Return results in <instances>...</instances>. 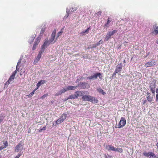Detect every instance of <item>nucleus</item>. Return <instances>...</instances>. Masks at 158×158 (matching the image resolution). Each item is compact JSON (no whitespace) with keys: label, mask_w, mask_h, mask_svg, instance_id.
<instances>
[{"label":"nucleus","mask_w":158,"mask_h":158,"mask_svg":"<svg viewBox=\"0 0 158 158\" xmlns=\"http://www.w3.org/2000/svg\"><path fill=\"white\" fill-rule=\"evenodd\" d=\"M82 98L85 101H89L94 103H97L98 102V100L96 98L89 95H83Z\"/></svg>","instance_id":"nucleus-1"},{"label":"nucleus","mask_w":158,"mask_h":158,"mask_svg":"<svg viewBox=\"0 0 158 158\" xmlns=\"http://www.w3.org/2000/svg\"><path fill=\"white\" fill-rule=\"evenodd\" d=\"M56 30H54L53 32L52 33L51 35V39H50V44H53L55 43L56 40V39L61 34L62 32L61 31L59 32L57 34V36L56 38L55 39V36L56 33Z\"/></svg>","instance_id":"nucleus-2"},{"label":"nucleus","mask_w":158,"mask_h":158,"mask_svg":"<svg viewBox=\"0 0 158 158\" xmlns=\"http://www.w3.org/2000/svg\"><path fill=\"white\" fill-rule=\"evenodd\" d=\"M106 148L109 150L118 152H123V149L121 148H114V146L112 145H108L107 146Z\"/></svg>","instance_id":"nucleus-3"},{"label":"nucleus","mask_w":158,"mask_h":158,"mask_svg":"<svg viewBox=\"0 0 158 158\" xmlns=\"http://www.w3.org/2000/svg\"><path fill=\"white\" fill-rule=\"evenodd\" d=\"M98 77H99L101 79H102V76L100 73H95L94 75L87 77L86 78L87 80H95Z\"/></svg>","instance_id":"nucleus-4"},{"label":"nucleus","mask_w":158,"mask_h":158,"mask_svg":"<svg viewBox=\"0 0 158 158\" xmlns=\"http://www.w3.org/2000/svg\"><path fill=\"white\" fill-rule=\"evenodd\" d=\"M49 45V40L47 39L45 40L44 43L41 46V50L40 52V53H43L44 52L45 49L47 48L48 46Z\"/></svg>","instance_id":"nucleus-5"},{"label":"nucleus","mask_w":158,"mask_h":158,"mask_svg":"<svg viewBox=\"0 0 158 158\" xmlns=\"http://www.w3.org/2000/svg\"><path fill=\"white\" fill-rule=\"evenodd\" d=\"M67 117V114H63L60 118L56 121L57 124H59L63 122Z\"/></svg>","instance_id":"nucleus-6"},{"label":"nucleus","mask_w":158,"mask_h":158,"mask_svg":"<svg viewBox=\"0 0 158 158\" xmlns=\"http://www.w3.org/2000/svg\"><path fill=\"white\" fill-rule=\"evenodd\" d=\"M126 123V120L125 118L122 117L121 120L119 124L117 126V127L120 128L124 126Z\"/></svg>","instance_id":"nucleus-7"},{"label":"nucleus","mask_w":158,"mask_h":158,"mask_svg":"<svg viewBox=\"0 0 158 158\" xmlns=\"http://www.w3.org/2000/svg\"><path fill=\"white\" fill-rule=\"evenodd\" d=\"M77 87H80L81 89H84L85 88H88L89 87V84L85 82H81L77 85Z\"/></svg>","instance_id":"nucleus-8"},{"label":"nucleus","mask_w":158,"mask_h":158,"mask_svg":"<svg viewBox=\"0 0 158 158\" xmlns=\"http://www.w3.org/2000/svg\"><path fill=\"white\" fill-rule=\"evenodd\" d=\"M16 73V70L14 71L13 72L12 75L10 76L7 81L5 84V85H6V84H9L14 79Z\"/></svg>","instance_id":"nucleus-9"},{"label":"nucleus","mask_w":158,"mask_h":158,"mask_svg":"<svg viewBox=\"0 0 158 158\" xmlns=\"http://www.w3.org/2000/svg\"><path fill=\"white\" fill-rule=\"evenodd\" d=\"M156 87V82L152 83L150 84L149 87L150 90L154 94H155V88Z\"/></svg>","instance_id":"nucleus-10"},{"label":"nucleus","mask_w":158,"mask_h":158,"mask_svg":"<svg viewBox=\"0 0 158 158\" xmlns=\"http://www.w3.org/2000/svg\"><path fill=\"white\" fill-rule=\"evenodd\" d=\"M23 149V145L21 143H19L15 148V152H18L19 151H22Z\"/></svg>","instance_id":"nucleus-11"},{"label":"nucleus","mask_w":158,"mask_h":158,"mask_svg":"<svg viewBox=\"0 0 158 158\" xmlns=\"http://www.w3.org/2000/svg\"><path fill=\"white\" fill-rule=\"evenodd\" d=\"M122 67L123 65L122 64H120L118 65L117 66V67L114 73L113 74V75H115L116 73L120 72L122 69Z\"/></svg>","instance_id":"nucleus-12"},{"label":"nucleus","mask_w":158,"mask_h":158,"mask_svg":"<svg viewBox=\"0 0 158 158\" xmlns=\"http://www.w3.org/2000/svg\"><path fill=\"white\" fill-rule=\"evenodd\" d=\"M155 61H153L150 62H147L146 63L144 66L146 67H152L155 64Z\"/></svg>","instance_id":"nucleus-13"},{"label":"nucleus","mask_w":158,"mask_h":158,"mask_svg":"<svg viewBox=\"0 0 158 158\" xmlns=\"http://www.w3.org/2000/svg\"><path fill=\"white\" fill-rule=\"evenodd\" d=\"M83 92L82 91H77L74 94L75 96L77 98L78 96L80 97L83 95Z\"/></svg>","instance_id":"nucleus-14"},{"label":"nucleus","mask_w":158,"mask_h":158,"mask_svg":"<svg viewBox=\"0 0 158 158\" xmlns=\"http://www.w3.org/2000/svg\"><path fill=\"white\" fill-rule=\"evenodd\" d=\"M66 91H67L66 88H63L61 89L56 94V95H59L61 94H62L64 93Z\"/></svg>","instance_id":"nucleus-15"},{"label":"nucleus","mask_w":158,"mask_h":158,"mask_svg":"<svg viewBox=\"0 0 158 158\" xmlns=\"http://www.w3.org/2000/svg\"><path fill=\"white\" fill-rule=\"evenodd\" d=\"M77 86H67L66 88L67 91H68L70 90H74L75 89L77 88Z\"/></svg>","instance_id":"nucleus-16"},{"label":"nucleus","mask_w":158,"mask_h":158,"mask_svg":"<svg viewBox=\"0 0 158 158\" xmlns=\"http://www.w3.org/2000/svg\"><path fill=\"white\" fill-rule=\"evenodd\" d=\"M42 53H40L39 52V53L38 54L37 57L35 59L34 61V63L35 64L41 58V54Z\"/></svg>","instance_id":"nucleus-17"},{"label":"nucleus","mask_w":158,"mask_h":158,"mask_svg":"<svg viewBox=\"0 0 158 158\" xmlns=\"http://www.w3.org/2000/svg\"><path fill=\"white\" fill-rule=\"evenodd\" d=\"M153 28L154 31L153 33H155L156 34H158V27L156 25H154Z\"/></svg>","instance_id":"nucleus-18"},{"label":"nucleus","mask_w":158,"mask_h":158,"mask_svg":"<svg viewBox=\"0 0 158 158\" xmlns=\"http://www.w3.org/2000/svg\"><path fill=\"white\" fill-rule=\"evenodd\" d=\"M97 90L99 93L102 94L103 95H104L105 93L103 90L101 88L98 89Z\"/></svg>","instance_id":"nucleus-19"},{"label":"nucleus","mask_w":158,"mask_h":158,"mask_svg":"<svg viewBox=\"0 0 158 158\" xmlns=\"http://www.w3.org/2000/svg\"><path fill=\"white\" fill-rule=\"evenodd\" d=\"M36 89H35L32 92L30 93L28 95V97L29 98H30V97H31L34 94L35 92V91L36 90Z\"/></svg>","instance_id":"nucleus-20"},{"label":"nucleus","mask_w":158,"mask_h":158,"mask_svg":"<svg viewBox=\"0 0 158 158\" xmlns=\"http://www.w3.org/2000/svg\"><path fill=\"white\" fill-rule=\"evenodd\" d=\"M76 98L75 96V94L73 95H71L69 96L68 98V99H75Z\"/></svg>","instance_id":"nucleus-21"},{"label":"nucleus","mask_w":158,"mask_h":158,"mask_svg":"<svg viewBox=\"0 0 158 158\" xmlns=\"http://www.w3.org/2000/svg\"><path fill=\"white\" fill-rule=\"evenodd\" d=\"M147 99L149 102H151L152 101V97H151L150 96H148L147 97Z\"/></svg>","instance_id":"nucleus-22"},{"label":"nucleus","mask_w":158,"mask_h":158,"mask_svg":"<svg viewBox=\"0 0 158 158\" xmlns=\"http://www.w3.org/2000/svg\"><path fill=\"white\" fill-rule=\"evenodd\" d=\"M3 144L4 145V146H2L3 148H6L8 146V143L6 141H4Z\"/></svg>","instance_id":"nucleus-23"},{"label":"nucleus","mask_w":158,"mask_h":158,"mask_svg":"<svg viewBox=\"0 0 158 158\" xmlns=\"http://www.w3.org/2000/svg\"><path fill=\"white\" fill-rule=\"evenodd\" d=\"M150 156V157L149 158H155L156 157V156L155 154L152 152L151 153Z\"/></svg>","instance_id":"nucleus-24"},{"label":"nucleus","mask_w":158,"mask_h":158,"mask_svg":"<svg viewBox=\"0 0 158 158\" xmlns=\"http://www.w3.org/2000/svg\"><path fill=\"white\" fill-rule=\"evenodd\" d=\"M151 152H145L143 153V154L144 156H146L148 157L150 156Z\"/></svg>","instance_id":"nucleus-25"},{"label":"nucleus","mask_w":158,"mask_h":158,"mask_svg":"<svg viewBox=\"0 0 158 158\" xmlns=\"http://www.w3.org/2000/svg\"><path fill=\"white\" fill-rule=\"evenodd\" d=\"M111 20H110V18H109L108 19V20L107 23L105 24V25L106 27H108L109 24L111 22Z\"/></svg>","instance_id":"nucleus-26"},{"label":"nucleus","mask_w":158,"mask_h":158,"mask_svg":"<svg viewBox=\"0 0 158 158\" xmlns=\"http://www.w3.org/2000/svg\"><path fill=\"white\" fill-rule=\"evenodd\" d=\"M35 39V37H31V38H30V40H29V42L30 43V44H31L32 43V42L33 41V40H34Z\"/></svg>","instance_id":"nucleus-27"},{"label":"nucleus","mask_w":158,"mask_h":158,"mask_svg":"<svg viewBox=\"0 0 158 158\" xmlns=\"http://www.w3.org/2000/svg\"><path fill=\"white\" fill-rule=\"evenodd\" d=\"M110 36L107 34L106 36V37L105 40L106 41H108L109 39L110 38Z\"/></svg>","instance_id":"nucleus-28"},{"label":"nucleus","mask_w":158,"mask_h":158,"mask_svg":"<svg viewBox=\"0 0 158 158\" xmlns=\"http://www.w3.org/2000/svg\"><path fill=\"white\" fill-rule=\"evenodd\" d=\"M103 43V41L102 40H100L98 42L96 43V45H97L98 46L100 44H102Z\"/></svg>","instance_id":"nucleus-29"},{"label":"nucleus","mask_w":158,"mask_h":158,"mask_svg":"<svg viewBox=\"0 0 158 158\" xmlns=\"http://www.w3.org/2000/svg\"><path fill=\"white\" fill-rule=\"evenodd\" d=\"M4 118V117L2 115H1L0 116V123L3 120Z\"/></svg>","instance_id":"nucleus-30"},{"label":"nucleus","mask_w":158,"mask_h":158,"mask_svg":"<svg viewBox=\"0 0 158 158\" xmlns=\"http://www.w3.org/2000/svg\"><path fill=\"white\" fill-rule=\"evenodd\" d=\"M89 30V28H88L86 30H85L84 31L82 32V33L83 34L88 33Z\"/></svg>","instance_id":"nucleus-31"},{"label":"nucleus","mask_w":158,"mask_h":158,"mask_svg":"<svg viewBox=\"0 0 158 158\" xmlns=\"http://www.w3.org/2000/svg\"><path fill=\"white\" fill-rule=\"evenodd\" d=\"M44 31H45V28H42L41 30L40 35H41V34H43L44 33Z\"/></svg>","instance_id":"nucleus-32"},{"label":"nucleus","mask_w":158,"mask_h":158,"mask_svg":"<svg viewBox=\"0 0 158 158\" xmlns=\"http://www.w3.org/2000/svg\"><path fill=\"white\" fill-rule=\"evenodd\" d=\"M46 127H44L42 129H40L39 130V132H40L42 131L43 130H46Z\"/></svg>","instance_id":"nucleus-33"},{"label":"nucleus","mask_w":158,"mask_h":158,"mask_svg":"<svg viewBox=\"0 0 158 158\" xmlns=\"http://www.w3.org/2000/svg\"><path fill=\"white\" fill-rule=\"evenodd\" d=\"M110 31L112 33L113 35L114 34L116 33L117 32V31L115 30H113V31Z\"/></svg>","instance_id":"nucleus-34"},{"label":"nucleus","mask_w":158,"mask_h":158,"mask_svg":"<svg viewBox=\"0 0 158 158\" xmlns=\"http://www.w3.org/2000/svg\"><path fill=\"white\" fill-rule=\"evenodd\" d=\"M40 38H39L38 37L36 40V41L35 42H37V44H38V43L40 42Z\"/></svg>","instance_id":"nucleus-35"},{"label":"nucleus","mask_w":158,"mask_h":158,"mask_svg":"<svg viewBox=\"0 0 158 158\" xmlns=\"http://www.w3.org/2000/svg\"><path fill=\"white\" fill-rule=\"evenodd\" d=\"M66 13L67 14L66 15L65 17H66V18H67L69 16V10H67Z\"/></svg>","instance_id":"nucleus-36"},{"label":"nucleus","mask_w":158,"mask_h":158,"mask_svg":"<svg viewBox=\"0 0 158 158\" xmlns=\"http://www.w3.org/2000/svg\"><path fill=\"white\" fill-rule=\"evenodd\" d=\"M101 13H102L101 11H99L96 14L98 16H99V15H101Z\"/></svg>","instance_id":"nucleus-37"},{"label":"nucleus","mask_w":158,"mask_h":158,"mask_svg":"<svg viewBox=\"0 0 158 158\" xmlns=\"http://www.w3.org/2000/svg\"><path fill=\"white\" fill-rule=\"evenodd\" d=\"M97 46V45H96V44H94L92 45V47H91V48H96Z\"/></svg>","instance_id":"nucleus-38"},{"label":"nucleus","mask_w":158,"mask_h":158,"mask_svg":"<svg viewBox=\"0 0 158 158\" xmlns=\"http://www.w3.org/2000/svg\"><path fill=\"white\" fill-rule=\"evenodd\" d=\"M21 155V154L20 153H19L16 157H15V158H19Z\"/></svg>","instance_id":"nucleus-39"},{"label":"nucleus","mask_w":158,"mask_h":158,"mask_svg":"<svg viewBox=\"0 0 158 158\" xmlns=\"http://www.w3.org/2000/svg\"><path fill=\"white\" fill-rule=\"evenodd\" d=\"M107 34L110 37L113 35V34L110 31H109L107 33Z\"/></svg>","instance_id":"nucleus-40"},{"label":"nucleus","mask_w":158,"mask_h":158,"mask_svg":"<svg viewBox=\"0 0 158 158\" xmlns=\"http://www.w3.org/2000/svg\"><path fill=\"white\" fill-rule=\"evenodd\" d=\"M21 59H20L18 61L17 64V66H19V64H20L21 63Z\"/></svg>","instance_id":"nucleus-41"},{"label":"nucleus","mask_w":158,"mask_h":158,"mask_svg":"<svg viewBox=\"0 0 158 158\" xmlns=\"http://www.w3.org/2000/svg\"><path fill=\"white\" fill-rule=\"evenodd\" d=\"M40 83H41V85L45 83V81L42 80L40 81Z\"/></svg>","instance_id":"nucleus-42"},{"label":"nucleus","mask_w":158,"mask_h":158,"mask_svg":"<svg viewBox=\"0 0 158 158\" xmlns=\"http://www.w3.org/2000/svg\"><path fill=\"white\" fill-rule=\"evenodd\" d=\"M36 48V46L35 44H34L32 48L33 50H34Z\"/></svg>","instance_id":"nucleus-43"},{"label":"nucleus","mask_w":158,"mask_h":158,"mask_svg":"<svg viewBox=\"0 0 158 158\" xmlns=\"http://www.w3.org/2000/svg\"><path fill=\"white\" fill-rule=\"evenodd\" d=\"M41 85V83H40V81L37 84V87H39L40 86V85Z\"/></svg>","instance_id":"nucleus-44"},{"label":"nucleus","mask_w":158,"mask_h":158,"mask_svg":"<svg viewBox=\"0 0 158 158\" xmlns=\"http://www.w3.org/2000/svg\"><path fill=\"white\" fill-rule=\"evenodd\" d=\"M156 101H158V93H157L156 95Z\"/></svg>","instance_id":"nucleus-45"},{"label":"nucleus","mask_w":158,"mask_h":158,"mask_svg":"<svg viewBox=\"0 0 158 158\" xmlns=\"http://www.w3.org/2000/svg\"><path fill=\"white\" fill-rule=\"evenodd\" d=\"M4 149V148H3V146H2L0 147V151L2 149Z\"/></svg>","instance_id":"nucleus-46"},{"label":"nucleus","mask_w":158,"mask_h":158,"mask_svg":"<svg viewBox=\"0 0 158 158\" xmlns=\"http://www.w3.org/2000/svg\"><path fill=\"white\" fill-rule=\"evenodd\" d=\"M16 70L17 71H19V68H18V66H17V65Z\"/></svg>","instance_id":"nucleus-47"},{"label":"nucleus","mask_w":158,"mask_h":158,"mask_svg":"<svg viewBox=\"0 0 158 158\" xmlns=\"http://www.w3.org/2000/svg\"><path fill=\"white\" fill-rule=\"evenodd\" d=\"M46 95H43L42 97H41V98H44L45 97H46Z\"/></svg>","instance_id":"nucleus-48"},{"label":"nucleus","mask_w":158,"mask_h":158,"mask_svg":"<svg viewBox=\"0 0 158 158\" xmlns=\"http://www.w3.org/2000/svg\"><path fill=\"white\" fill-rule=\"evenodd\" d=\"M156 93H158V89H156Z\"/></svg>","instance_id":"nucleus-49"},{"label":"nucleus","mask_w":158,"mask_h":158,"mask_svg":"<svg viewBox=\"0 0 158 158\" xmlns=\"http://www.w3.org/2000/svg\"><path fill=\"white\" fill-rule=\"evenodd\" d=\"M107 158H111V156H108V157H106Z\"/></svg>","instance_id":"nucleus-50"},{"label":"nucleus","mask_w":158,"mask_h":158,"mask_svg":"<svg viewBox=\"0 0 158 158\" xmlns=\"http://www.w3.org/2000/svg\"><path fill=\"white\" fill-rule=\"evenodd\" d=\"M147 94L149 96V95L150 94V93L148 92L147 93Z\"/></svg>","instance_id":"nucleus-51"},{"label":"nucleus","mask_w":158,"mask_h":158,"mask_svg":"<svg viewBox=\"0 0 158 158\" xmlns=\"http://www.w3.org/2000/svg\"><path fill=\"white\" fill-rule=\"evenodd\" d=\"M156 145L157 146V149H158V142L156 143Z\"/></svg>","instance_id":"nucleus-52"},{"label":"nucleus","mask_w":158,"mask_h":158,"mask_svg":"<svg viewBox=\"0 0 158 158\" xmlns=\"http://www.w3.org/2000/svg\"><path fill=\"white\" fill-rule=\"evenodd\" d=\"M34 44H35L36 46V45L38 44H37L36 42H35V43Z\"/></svg>","instance_id":"nucleus-53"},{"label":"nucleus","mask_w":158,"mask_h":158,"mask_svg":"<svg viewBox=\"0 0 158 158\" xmlns=\"http://www.w3.org/2000/svg\"><path fill=\"white\" fill-rule=\"evenodd\" d=\"M68 99V98H67V99H65L64 100H65V101H67V100H68V99Z\"/></svg>","instance_id":"nucleus-54"},{"label":"nucleus","mask_w":158,"mask_h":158,"mask_svg":"<svg viewBox=\"0 0 158 158\" xmlns=\"http://www.w3.org/2000/svg\"><path fill=\"white\" fill-rule=\"evenodd\" d=\"M91 48V47H88V48L89 49V48Z\"/></svg>","instance_id":"nucleus-55"},{"label":"nucleus","mask_w":158,"mask_h":158,"mask_svg":"<svg viewBox=\"0 0 158 158\" xmlns=\"http://www.w3.org/2000/svg\"><path fill=\"white\" fill-rule=\"evenodd\" d=\"M124 62H125V60H124Z\"/></svg>","instance_id":"nucleus-56"},{"label":"nucleus","mask_w":158,"mask_h":158,"mask_svg":"<svg viewBox=\"0 0 158 158\" xmlns=\"http://www.w3.org/2000/svg\"><path fill=\"white\" fill-rule=\"evenodd\" d=\"M157 158H158V157H157Z\"/></svg>","instance_id":"nucleus-57"}]
</instances>
